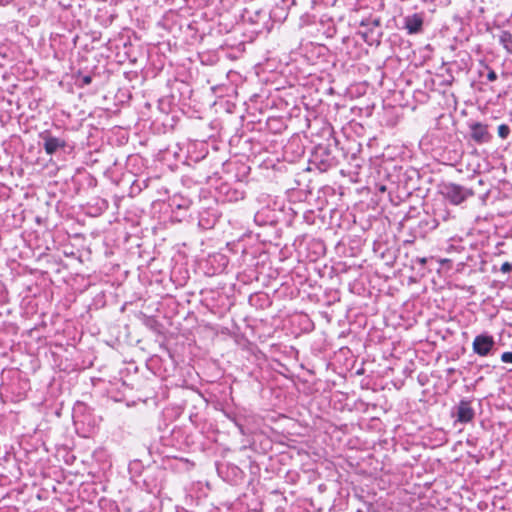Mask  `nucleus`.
Listing matches in <instances>:
<instances>
[{
    "label": "nucleus",
    "instance_id": "1",
    "mask_svg": "<svg viewBox=\"0 0 512 512\" xmlns=\"http://www.w3.org/2000/svg\"><path fill=\"white\" fill-rule=\"evenodd\" d=\"M441 193L455 205L462 203L471 194L468 190L453 183L443 184Z\"/></svg>",
    "mask_w": 512,
    "mask_h": 512
},
{
    "label": "nucleus",
    "instance_id": "2",
    "mask_svg": "<svg viewBox=\"0 0 512 512\" xmlns=\"http://www.w3.org/2000/svg\"><path fill=\"white\" fill-rule=\"evenodd\" d=\"M495 341L492 336L481 334L473 341V351L479 356H487L494 347Z\"/></svg>",
    "mask_w": 512,
    "mask_h": 512
},
{
    "label": "nucleus",
    "instance_id": "3",
    "mask_svg": "<svg viewBox=\"0 0 512 512\" xmlns=\"http://www.w3.org/2000/svg\"><path fill=\"white\" fill-rule=\"evenodd\" d=\"M457 420L462 423L470 422L474 417V410L471 407V403L466 400H462L457 406Z\"/></svg>",
    "mask_w": 512,
    "mask_h": 512
},
{
    "label": "nucleus",
    "instance_id": "4",
    "mask_svg": "<svg viewBox=\"0 0 512 512\" xmlns=\"http://www.w3.org/2000/svg\"><path fill=\"white\" fill-rule=\"evenodd\" d=\"M471 137L476 142H486L489 139L487 127L481 123H475L471 126Z\"/></svg>",
    "mask_w": 512,
    "mask_h": 512
},
{
    "label": "nucleus",
    "instance_id": "5",
    "mask_svg": "<svg viewBox=\"0 0 512 512\" xmlns=\"http://www.w3.org/2000/svg\"><path fill=\"white\" fill-rule=\"evenodd\" d=\"M62 146V143L59 139L54 137H48L45 140V150L48 154L54 153L59 147Z\"/></svg>",
    "mask_w": 512,
    "mask_h": 512
},
{
    "label": "nucleus",
    "instance_id": "6",
    "mask_svg": "<svg viewBox=\"0 0 512 512\" xmlns=\"http://www.w3.org/2000/svg\"><path fill=\"white\" fill-rule=\"evenodd\" d=\"M421 25H422V21L417 17L409 18V19H407V22H406V27L410 33L417 32L419 30V28L421 27Z\"/></svg>",
    "mask_w": 512,
    "mask_h": 512
},
{
    "label": "nucleus",
    "instance_id": "7",
    "mask_svg": "<svg viewBox=\"0 0 512 512\" xmlns=\"http://www.w3.org/2000/svg\"><path fill=\"white\" fill-rule=\"evenodd\" d=\"M510 133V129L507 125L505 124H502L498 127V135L502 138V139H505L508 137Z\"/></svg>",
    "mask_w": 512,
    "mask_h": 512
},
{
    "label": "nucleus",
    "instance_id": "8",
    "mask_svg": "<svg viewBox=\"0 0 512 512\" xmlns=\"http://www.w3.org/2000/svg\"><path fill=\"white\" fill-rule=\"evenodd\" d=\"M504 363H512V352H504L501 356Z\"/></svg>",
    "mask_w": 512,
    "mask_h": 512
},
{
    "label": "nucleus",
    "instance_id": "9",
    "mask_svg": "<svg viewBox=\"0 0 512 512\" xmlns=\"http://www.w3.org/2000/svg\"><path fill=\"white\" fill-rule=\"evenodd\" d=\"M487 79L489 81H495L497 79V75L494 71H490L488 74H487Z\"/></svg>",
    "mask_w": 512,
    "mask_h": 512
},
{
    "label": "nucleus",
    "instance_id": "10",
    "mask_svg": "<svg viewBox=\"0 0 512 512\" xmlns=\"http://www.w3.org/2000/svg\"><path fill=\"white\" fill-rule=\"evenodd\" d=\"M503 272H509L511 270V265L509 263H504L501 267Z\"/></svg>",
    "mask_w": 512,
    "mask_h": 512
}]
</instances>
